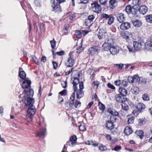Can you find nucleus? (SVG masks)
<instances>
[{
	"label": "nucleus",
	"instance_id": "338daca9",
	"mask_svg": "<svg viewBox=\"0 0 152 152\" xmlns=\"http://www.w3.org/2000/svg\"><path fill=\"white\" fill-rule=\"evenodd\" d=\"M53 68L54 69H56L58 66V64L55 61H53Z\"/></svg>",
	"mask_w": 152,
	"mask_h": 152
},
{
	"label": "nucleus",
	"instance_id": "c756f323",
	"mask_svg": "<svg viewBox=\"0 0 152 152\" xmlns=\"http://www.w3.org/2000/svg\"><path fill=\"white\" fill-rule=\"evenodd\" d=\"M117 19L120 23H122L125 19L124 15L122 13H120L118 15Z\"/></svg>",
	"mask_w": 152,
	"mask_h": 152
},
{
	"label": "nucleus",
	"instance_id": "cd10ccee",
	"mask_svg": "<svg viewBox=\"0 0 152 152\" xmlns=\"http://www.w3.org/2000/svg\"><path fill=\"white\" fill-rule=\"evenodd\" d=\"M85 143L87 145H91L92 146L94 147L97 146L99 145V143L97 142H96L95 141H94L92 140H88L85 141Z\"/></svg>",
	"mask_w": 152,
	"mask_h": 152
},
{
	"label": "nucleus",
	"instance_id": "72a5a7b5",
	"mask_svg": "<svg viewBox=\"0 0 152 152\" xmlns=\"http://www.w3.org/2000/svg\"><path fill=\"white\" fill-rule=\"evenodd\" d=\"M135 134L141 139H142L144 137V132L142 130H139L135 132Z\"/></svg>",
	"mask_w": 152,
	"mask_h": 152
},
{
	"label": "nucleus",
	"instance_id": "bb28decb",
	"mask_svg": "<svg viewBox=\"0 0 152 152\" xmlns=\"http://www.w3.org/2000/svg\"><path fill=\"white\" fill-rule=\"evenodd\" d=\"M118 91L120 94L126 96L127 94V90L124 88L120 87L119 88Z\"/></svg>",
	"mask_w": 152,
	"mask_h": 152
},
{
	"label": "nucleus",
	"instance_id": "37998d69",
	"mask_svg": "<svg viewBox=\"0 0 152 152\" xmlns=\"http://www.w3.org/2000/svg\"><path fill=\"white\" fill-rule=\"evenodd\" d=\"M145 20L147 22L152 23V15H147L145 16Z\"/></svg>",
	"mask_w": 152,
	"mask_h": 152
},
{
	"label": "nucleus",
	"instance_id": "13d9d810",
	"mask_svg": "<svg viewBox=\"0 0 152 152\" xmlns=\"http://www.w3.org/2000/svg\"><path fill=\"white\" fill-rule=\"evenodd\" d=\"M58 94L61 96H65L67 95V90L66 89H64L62 91L60 92Z\"/></svg>",
	"mask_w": 152,
	"mask_h": 152
},
{
	"label": "nucleus",
	"instance_id": "6e6d98bb",
	"mask_svg": "<svg viewBox=\"0 0 152 152\" xmlns=\"http://www.w3.org/2000/svg\"><path fill=\"white\" fill-rule=\"evenodd\" d=\"M78 127L79 130L80 131H83L86 129L85 126L83 124H80Z\"/></svg>",
	"mask_w": 152,
	"mask_h": 152
},
{
	"label": "nucleus",
	"instance_id": "6e6552de",
	"mask_svg": "<svg viewBox=\"0 0 152 152\" xmlns=\"http://www.w3.org/2000/svg\"><path fill=\"white\" fill-rule=\"evenodd\" d=\"M77 137L76 135H72L70 137L69 140L66 142V144L72 146L75 145L77 142Z\"/></svg>",
	"mask_w": 152,
	"mask_h": 152
},
{
	"label": "nucleus",
	"instance_id": "7c9ffc66",
	"mask_svg": "<svg viewBox=\"0 0 152 152\" xmlns=\"http://www.w3.org/2000/svg\"><path fill=\"white\" fill-rule=\"evenodd\" d=\"M102 47L103 49L105 51H108L112 46L109 45V44L107 42H105L102 45Z\"/></svg>",
	"mask_w": 152,
	"mask_h": 152
},
{
	"label": "nucleus",
	"instance_id": "4be33fe9",
	"mask_svg": "<svg viewBox=\"0 0 152 152\" xmlns=\"http://www.w3.org/2000/svg\"><path fill=\"white\" fill-rule=\"evenodd\" d=\"M138 125L141 126H143L146 123V119L145 117L140 118L137 120Z\"/></svg>",
	"mask_w": 152,
	"mask_h": 152
},
{
	"label": "nucleus",
	"instance_id": "6ab92c4d",
	"mask_svg": "<svg viewBox=\"0 0 152 152\" xmlns=\"http://www.w3.org/2000/svg\"><path fill=\"white\" fill-rule=\"evenodd\" d=\"M117 5L116 0H110L109 1V7L110 10L114 9Z\"/></svg>",
	"mask_w": 152,
	"mask_h": 152
},
{
	"label": "nucleus",
	"instance_id": "b1692460",
	"mask_svg": "<svg viewBox=\"0 0 152 152\" xmlns=\"http://www.w3.org/2000/svg\"><path fill=\"white\" fill-rule=\"evenodd\" d=\"M104 30L102 29H99V31L97 34V37L99 39H103L105 38L104 33Z\"/></svg>",
	"mask_w": 152,
	"mask_h": 152
},
{
	"label": "nucleus",
	"instance_id": "412c9836",
	"mask_svg": "<svg viewBox=\"0 0 152 152\" xmlns=\"http://www.w3.org/2000/svg\"><path fill=\"white\" fill-rule=\"evenodd\" d=\"M20 3L23 8L24 10L26 9L27 7L28 8L30 7V4L28 3L27 0H22V1H20Z\"/></svg>",
	"mask_w": 152,
	"mask_h": 152
},
{
	"label": "nucleus",
	"instance_id": "69168bd1",
	"mask_svg": "<svg viewBox=\"0 0 152 152\" xmlns=\"http://www.w3.org/2000/svg\"><path fill=\"white\" fill-rule=\"evenodd\" d=\"M107 87L113 90H115V87L113 85H112L110 83H108L107 84Z\"/></svg>",
	"mask_w": 152,
	"mask_h": 152
},
{
	"label": "nucleus",
	"instance_id": "ea45409f",
	"mask_svg": "<svg viewBox=\"0 0 152 152\" xmlns=\"http://www.w3.org/2000/svg\"><path fill=\"white\" fill-rule=\"evenodd\" d=\"M70 26L68 24H65L63 29V31L65 34H66L68 33V31L69 29Z\"/></svg>",
	"mask_w": 152,
	"mask_h": 152
},
{
	"label": "nucleus",
	"instance_id": "c03bdc74",
	"mask_svg": "<svg viewBox=\"0 0 152 152\" xmlns=\"http://www.w3.org/2000/svg\"><path fill=\"white\" fill-rule=\"evenodd\" d=\"M82 31L80 30H76L75 31V34L77 38H80L82 36Z\"/></svg>",
	"mask_w": 152,
	"mask_h": 152
},
{
	"label": "nucleus",
	"instance_id": "e2e57ef3",
	"mask_svg": "<svg viewBox=\"0 0 152 152\" xmlns=\"http://www.w3.org/2000/svg\"><path fill=\"white\" fill-rule=\"evenodd\" d=\"M34 4L35 6L39 7L41 5L40 0H35Z\"/></svg>",
	"mask_w": 152,
	"mask_h": 152
},
{
	"label": "nucleus",
	"instance_id": "864d4df0",
	"mask_svg": "<svg viewBox=\"0 0 152 152\" xmlns=\"http://www.w3.org/2000/svg\"><path fill=\"white\" fill-rule=\"evenodd\" d=\"M99 149L101 151H103L107 150V148L105 146L101 144L99 147Z\"/></svg>",
	"mask_w": 152,
	"mask_h": 152
},
{
	"label": "nucleus",
	"instance_id": "1a4fd4ad",
	"mask_svg": "<svg viewBox=\"0 0 152 152\" xmlns=\"http://www.w3.org/2000/svg\"><path fill=\"white\" fill-rule=\"evenodd\" d=\"M105 126L107 129L110 130L111 131V134H115V132H113L112 131L115 127V125L113 123L108 120L106 122Z\"/></svg>",
	"mask_w": 152,
	"mask_h": 152
},
{
	"label": "nucleus",
	"instance_id": "5fc2aeb1",
	"mask_svg": "<svg viewBox=\"0 0 152 152\" xmlns=\"http://www.w3.org/2000/svg\"><path fill=\"white\" fill-rule=\"evenodd\" d=\"M81 103L80 102L77 100H76L75 103L74 102V106L76 108H77V107H80L81 105Z\"/></svg>",
	"mask_w": 152,
	"mask_h": 152
},
{
	"label": "nucleus",
	"instance_id": "393cba45",
	"mask_svg": "<svg viewBox=\"0 0 152 152\" xmlns=\"http://www.w3.org/2000/svg\"><path fill=\"white\" fill-rule=\"evenodd\" d=\"M141 3V0H132V5L136 8H138Z\"/></svg>",
	"mask_w": 152,
	"mask_h": 152
},
{
	"label": "nucleus",
	"instance_id": "9b49d317",
	"mask_svg": "<svg viewBox=\"0 0 152 152\" xmlns=\"http://www.w3.org/2000/svg\"><path fill=\"white\" fill-rule=\"evenodd\" d=\"M73 80L72 81V83L73 84V90L74 91V92L75 93L77 91L78 89L77 88V85L79 83V80L77 77H73Z\"/></svg>",
	"mask_w": 152,
	"mask_h": 152
},
{
	"label": "nucleus",
	"instance_id": "c85d7f7f",
	"mask_svg": "<svg viewBox=\"0 0 152 152\" xmlns=\"http://www.w3.org/2000/svg\"><path fill=\"white\" fill-rule=\"evenodd\" d=\"M52 51L53 58H56V55L59 56H63L65 54V52L63 50H61L60 51L57 52L56 53L55 52V51L53 50H52Z\"/></svg>",
	"mask_w": 152,
	"mask_h": 152
},
{
	"label": "nucleus",
	"instance_id": "473e14b6",
	"mask_svg": "<svg viewBox=\"0 0 152 152\" xmlns=\"http://www.w3.org/2000/svg\"><path fill=\"white\" fill-rule=\"evenodd\" d=\"M76 92L77 97L78 99L81 98L84 96V92L83 90H78Z\"/></svg>",
	"mask_w": 152,
	"mask_h": 152
},
{
	"label": "nucleus",
	"instance_id": "aec40b11",
	"mask_svg": "<svg viewBox=\"0 0 152 152\" xmlns=\"http://www.w3.org/2000/svg\"><path fill=\"white\" fill-rule=\"evenodd\" d=\"M124 132L126 135L129 136L133 133V131L132 127L126 126L124 129Z\"/></svg>",
	"mask_w": 152,
	"mask_h": 152
},
{
	"label": "nucleus",
	"instance_id": "49530a36",
	"mask_svg": "<svg viewBox=\"0 0 152 152\" xmlns=\"http://www.w3.org/2000/svg\"><path fill=\"white\" fill-rule=\"evenodd\" d=\"M93 24V22L89 20L88 19H86L85 22V26H91Z\"/></svg>",
	"mask_w": 152,
	"mask_h": 152
},
{
	"label": "nucleus",
	"instance_id": "58836bf2",
	"mask_svg": "<svg viewBox=\"0 0 152 152\" xmlns=\"http://www.w3.org/2000/svg\"><path fill=\"white\" fill-rule=\"evenodd\" d=\"M46 132V129L45 128H43L42 131L38 132L36 134V135L37 136H41L44 135Z\"/></svg>",
	"mask_w": 152,
	"mask_h": 152
},
{
	"label": "nucleus",
	"instance_id": "680f3d73",
	"mask_svg": "<svg viewBox=\"0 0 152 152\" xmlns=\"http://www.w3.org/2000/svg\"><path fill=\"white\" fill-rule=\"evenodd\" d=\"M95 18V16L94 15H91L88 16L87 19L93 22V21Z\"/></svg>",
	"mask_w": 152,
	"mask_h": 152
},
{
	"label": "nucleus",
	"instance_id": "bf43d9fd",
	"mask_svg": "<svg viewBox=\"0 0 152 152\" xmlns=\"http://www.w3.org/2000/svg\"><path fill=\"white\" fill-rule=\"evenodd\" d=\"M121 149V147L118 145L115 146L113 150L116 151H119Z\"/></svg>",
	"mask_w": 152,
	"mask_h": 152
},
{
	"label": "nucleus",
	"instance_id": "a18cd8bd",
	"mask_svg": "<svg viewBox=\"0 0 152 152\" xmlns=\"http://www.w3.org/2000/svg\"><path fill=\"white\" fill-rule=\"evenodd\" d=\"M142 99L144 101H148L150 100V98L148 95L147 94L145 93L142 95Z\"/></svg>",
	"mask_w": 152,
	"mask_h": 152
},
{
	"label": "nucleus",
	"instance_id": "f3484780",
	"mask_svg": "<svg viewBox=\"0 0 152 152\" xmlns=\"http://www.w3.org/2000/svg\"><path fill=\"white\" fill-rule=\"evenodd\" d=\"M115 37L111 35L108 37L107 42L109 44V45L112 46H113L115 43Z\"/></svg>",
	"mask_w": 152,
	"mask_h": 152
},
{
	"label": "nucleus",
	"instance_id": "603ef678",
	"mask_svg": "<svg viewBox=\"0 0 152 152\" xmlns=\"http://www.w3.org/2000/svg\"><path fill=\"white\" fill-rule=\"evenodd\" d=\"M135 118L134 117L132 116L129 118L127 120V123L128 124H133L134 122Z\"/></svg>",
	"mask_w": 152,
	"mask_h": 152
},
{
	"label": "nucleus",
	"instance_id": "79ce46f5",
	"mask_svg": "<svg viewBox=\"0 0 152 152\" xmlns=\"http://www.w3.org/2000/svg\"><path fill=\"white\" fill-rule=\"evenodd\" d=\"M138 8H136L135 7L132 6L131 12L130 14L135 16L137 14V9Z\"/></svg>",
	"mask_w": 152,
	"mask_h": 152
},
{
	"label": "nucleus",
	"instance_id": "f704fd0d",
	"mask_svg": "<svg viewBox=\"0 0 152 152\" xmlns=\"http://www.w3.org/2000/svg\"><path fill=\"white\" fill-rule=\"evenodd\" d=\"M132 79V80L130 81V82L131 83H133L135 81L137 82L140 80V77H139L137 75H134L133 77L131 78Z\"/></svg>",
	"mask_w": 152,
	"mask_h": 152
},
{
	"label": "nucleus",
	"instance_id": "f257e3e1",
	"mask_svg": "<svg viewBox=\"0 0 152 152\" xmlns=\"http://www.w3.org/2000/svg\"><path fill=\"white\" fill-rule=\"evenodd\" d=\"M34 93L33 90L30 89L27 91L24 96V103L26 106H29L27 110L28 114L31 116L34 115L36 111V109L33 105L34 99L32 98L34 95Z\"/></svg>",
	"mask_w": 152,
	"mask_h": 152
},
{
	"label": "nucleus",
	"instance_id": "4c0bfd02",
	"mask_svg": "<svg viewBox=\"0 0 152 152\" xmlns=\"http://www.w3.org/2000/svg\"><path fill=\"white\" fill-rule=\"evenodd\" d=\"M122 103L121 108L122 109L126 112L127 111L129 110L128 105L125 102H123Z\"/></svg>",
	"mask_w": 152,
	"mask_h": 152
},
{
	"label": "nucleus",
	"instance_id": "ddd939ff",
	"mask_svg": "<svg viewBox=\"0 0 152 152\" xmlns=\"http://www.w3.org/2000/svg\"><path fill=\"white\" fill-rule=\"evenodd\" d=\"M121 37L126 40L129 39V37L132 36V34L128 31H122L120 33Z\"/></svg>",
	"mask_w": 152,
	"mask_h": 152
},
{
	"label": "nucleus",
	"instance_id": "423d86ee",
	"mask_svg": "<svg viewBox=\"0 0 152 152\" xmlns=\"http://www.w3.org/2000/svg\"><path fill=\"white\" fill-rule=\"evenodd\" d=\"M101 18L102 19L107 20V24L109 25L112 24L114 21V17L111 15H110L103 13L101 15Z\"/></svg>",
	"mask_w": 152,
	"mask_h": 152
},
{
	"label": "nucleus",
	"instance_id": "4d7b16f0",
	"mask_svg": "<svg viewBox=\"0 0 152 152\" xmlns=\"http://www.w3.org/2000/svg\"><path fill=\"white\" fill-rule=\"evenodd\" d=\"M128 82L124 80H123L122 82H121V87H125L127 86Z\"/></svg>",
	"mask_w": 152,
	"mask_h": 152
},
{
	"label": "nucleus",
	"instance_id": "7ed1b4c3",
	"mask_svg": "<svg viewBox=\"0 0 152 152\" xmlns=\"http://www.w3.org/2000/svg\"><path fill=\"white\" fill-rule=\"evenodd\" d=\"M64 0H60L59 1H53V3L52 5V10L55 13H59L62 11V9L60 4L61 3L64 2Z\"/></svg>",
	"mask_w": 152,
	"mask_h": 152
},
{
	"label": "nucleus",
	"instance_id": "052dcab7",
	"mask_svg": "<svg viewBox=\"0 0 152 152\" xmlns=\"http://www.w3.org/2000/svg\"><path fill=\"white\" fill-rule=\"evenodd\" d=\"M33 60L34 61L35 63L37 65H39L40 64L39 62L38 59L35 56L33 57Z\"/></svg>",
	"mask_w": 152,
	"mask_h": 152
},
{
	"label": "nucleus",
	"instance_id": "09e8293b",
	"mask_svg": "<svg viewBox=\"0 0 152 152\" xmlns=\"http://www.w3.org/2000/svg\"><path fill=\"white\" fill-rule=\"evenodd\" d=\"M50 42L52 48L53 49H55L56 43V42L55 40V39H53V40L50 41Z\"/></svg>",
	"mask_w": 152,
	"mask_h": 152
},
{
	"label": "nucleus",
	"instance_id": "e433bc0d",
	"mask_svg": "<svg viewBox=\"0 0 152 152\" xmlns=\"http://www.w3.org/2000/svg\"><path fill=\"white\" fill-rule=\"evenodd\" d=\"M134 26L136 27H140L142 26V23L141 21L138 20H136L133 23Z\"/></svg>",
	"mask_w": 152,
	"mask_h": 152
},
{
	"label": "nucleus",
	"instance_id": "8fccbe9b",
	"mask_svg": "<svg viewBox=\"0 0 152 152\" xmlns=\"http://www.w3.org/2000/svg\"><path fill=\"white\" fill-rule=\"evenodd\" d=\"M132 7L130 5H129L127 6L126 8L125 9V11L128 14H130V12H131V10H132Z\"/></svg>",
	"mask_w": 152,
	"mask_h": 152
},
{
	"label": "nucleus",
	"instance_id": "20e7f679",
	"mask_svg": "<svg viewBox=\"0 0 152 152\" xmlns=\"http://www.w3.org/2000/svg\"><path fill=\"white\" fill-rule=\"evenodd\" d=\"M24 81H23L22 84V88L24 89H28V90H26V89H24V92L25 93V94L26 93L27 91H28L30 89L33 90L31 88V82L30 80H28V79H26L23 80Z\"/></svg>",
	"mask_w": 152,
	"mask_h": 152
},
{
	"label": "nucleus",
	"instance_id": "a878e982",
	"mask_svg": "<svg viewBox=\"0 0 152 152\" xmlns=\"http://www.w3.org/2000/svg\"><path fill=\"white\" fill-rule=\"evenodd\" d=\"M144 44L145 48L147 50H150L152 49V41H149Z\"/></svg>",
	"mask_w": 152,
	"mask_h": 152
},
{
	"label": "nucleus",
	"instance_id": "5701e85b",
	"mask_svg": "<svg viewBox=\"0 0 152 152\" xmlns=\"http://www.w3.org/2000/svg\"><path fill=\"white\" fill-rule=\"evenodd\" d=\"M21 69H22V68L20 67L19 72V77L22 80H25L26 78V74L24 71L21 70Z\"/></svg>",
	"mask_w": 152,
	"mask_h": 152
},
{
	"label": "nucleus",
	"instance_id": "9d476101",
	"mask_svg": "<svg viewBox=\"0 0 152 152\" xmlns=\"http://www.w3.org/2000/svg\"><path fill=\"white\" fill-rule=\"evenodd\" d=\"M115 99L118 103H122L127 101V99L126 96L119 94H117L115 96Z\"/></svg>",
	"mask_w": 152,
	"mask_h": 152
},
{
	"label": "nucleus",
	"instance_id": "0eeeda50",
	"mask_svg": "<svg viewBox=\"0 0 152 152\" xmlns=\"http://www.w3.org/2000/svg\"><path fill=\"white\" fill-rule=\"evenodd\" d=\"M92 10L94 12L98 14L102 10V8L100 5L97 1H95L91 4Z\"/></svg>",
	"mask_w": 152,
	"mask_h": 152
},
{
	"label": "nucleus",
	"instance_id": "f8f14e48",
	"mask_svg": "<svg viewBox=\"0 0 152 152\" xmlns=\"http://www.w3.org/2000/svg\"><path fill=\"white\" fill-rule=\"evenodd\" d=\"M136 107L137 109V112L139 113H141L145 111L146 105L143 103L139 102L136 105Z\"/></svg>",
	"mask_w": 152,
	"mask_h": 152
},
{
	"label": "nucleus",
	"instance_id": "dca6fc26",
	"mask_svg": "<svg viewBox=\"0 0 152 152\" xmlns=\"http://www.w3.org/2000/svg\"><path fill=\"white\" fill-rule=\"evenodd\" d=\"M130 23L127 22H123L120 26V29L123 30H125L128 29L130 28Z\"/></svg>",
	"mask_w": 152,
	"mask_h": 152
},
{
	"label": "nucleus",
	"instance_id": "2f4dec72",
	"mask_svg": "<svg viewBox=\"0 0 152 152\" xmlns=\"http://www.w3.org/2000/svg\"><path fill=\"white\" fill-rule=\"evenodd\" d=\"M75 93H73L72 94L70 97L69 100V106L70 107L72 106L74 104V102L75 99Z\"/></svg>",
	"mask_w": 152,
	"mask_h": 152
},
{
	"label": "nucleus",
	"instance_id": "774afa93",
	"mask_svg": "<svg viewBox=\"0 0 152 152\" xmlns=\"http://www.w3.org/2000/svg\"><path fill=\"white\" fill-rule=\"evenodd\" d=\"M127 48L128 49L129 51L130 52H134V51L133 47L130 45H127Z\"/></svg>",
	"mask_w": 152,
	"mask_h": 152
},
{
	"label": "nucleus",
	"instance_id": "f03ea898",
	"mask_svg": "<svg viewBox=\"0 0 152 152\" xmlns=\"http://www.w3.org/2000/svg\"><path fill=\"white\" fill-rule=\"evenodd\" d=\"M74 51L70 52L69 57L67 58L65 63V65L68 67H73L75 63V60L74 58Z\"/></svg>",
	"mask_w": 152,
	"mask_h": 152
},
{
	"label": "nucleus",
	"instance_id": "a211bd4d",
	"mask_svg": "<svg viewBox=\"0 0 152 152\" xmlns=\"http://www.w3.org/2000/svg\"><path fill=\"white\" fill-rule=\"evenodd\" d=\"M109 50L110 53L113 55L117 54L119 51L118 47L114 46H112Z\"/></svg>",
	"mask_w": 152,
	"mask_h": 152
},
{
	"label": "nucleus",
	"instance_id": "de8ad7c7",
	"mask_svg": "<svg viewBox=\"0 0 152 152\" xmlns=\"http://www.w3.org/2000/svg\"><path fill=\"white\" fill-rule=\"evenodd\" d=\"M100 82L99 81L96 80L93 81L92 83V86L93 87L96 86V88H97Z\"/></svg>",
	"mask_w": 152,
	"mask_h": 152
},
{
	"label": "nucleus",
	"instance_id": "4468645a",
	"mask_svg": "<svg viewBox=\"0 0 152 152\" xmlns=\"http://www.w3.org/2000/svg\"><path fill=\"white\" fill-rule=\"evenodd\" d=\"M144 44L143 40H141L140 42L137 41H134L133 42V47L135 50H139L141 48L142 45Z\"/></svg>",
	"mask_w": 152,
	"mask_h": 152
},
{
	"label": "nucleus",
	"instance_id": "39448f33",
	"mask_svg": "<svg viewBox=\"0 0 152 152\" xmlns=\"http://www.w3.org/2000/svg\"><path fill=\"white\" fill-rule=\"evenodd\" d=\"M100 49L99 45H94L89 48L88 53V54L91 56L98 55Z\"/></svg>",
	"mask_w": 152,
	"mask_h": 152
},
{
	"label": "nucleus",
	"instance_id": "3c124183",
	"mask_svg": "<svg viewBox=\"0 0 152 152\" xmlns=\"http://www.w3.org/2000/svg\"><path fill=\"white\" fill-rule=\"evenodd\" d=\"M117 117L115 115H111L109 121L114 123L116 121Z\"/></svg>",
	"mask_w": 152,
	"mask_h": 152
},
{
	"label": "nucleus",
	"instance_id": "0e129e2a",
	"mask_svg": "<svg viewBox=\"0 0 152 152\" xmlns=\"http://www.w3.org/2000/svg\"><path fill=\"white\" fill-rule=\"evenodd\" d=\"M79 89L78 90H83L84 88L83 82L82 81H81L79 82Z\"/></svg>",
	"mask_w": 152,
	"mask_h": 152
},
{
	"label": "nucleus",
	"instance_id": "a19ab883",
	"mask_svg": "<svg viewBox=\"0 0 152 152\" xmlns=\"http://www.w3.org/2000/svg\"><path fill=\"white\" fill-rule=\"evenodd\" d=\"M98 106L100 110L103 111H104L105 110V105L100 101H99L98 102Z\"/></svg>",
	"mask_w": 152,
	"mask_h": 152
},
{
	"label": "nucleus",
	"instance_id": "2eb2a0df",
	"mask_svg": "<svg viewBox=\"0 0 152 152\" xmlns=\"http://www.w3.org/2000/svg\"><path fill=\"white\" fill-rule=\"evenodd\" d=\"M139 7L138 9L140 14L144 15L148 12V8L145 5H142Z\"/></svg>",
	"mask_w": 152,
	"mask_h": 152
},
{
	"label": "nucleus",
	"instance_id": "c9c22d12",
	"mask_svg": "<svg viewBox=\"0 0 152 152\" xmlns=\"http://www.w3.org/2000/svg\"><path fill=\"white\" fill-rule=\"evenodd\" d=\"M106 139L108 141H110L111 142L114 143L117 141L116 139H112L111 136L109 134H107L105 136Z\"/></svg>",
	"mask_w": 152,
	"mask_h": 152
}]
</instances>
